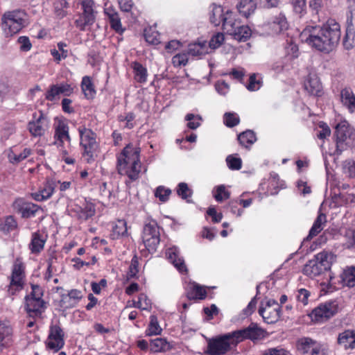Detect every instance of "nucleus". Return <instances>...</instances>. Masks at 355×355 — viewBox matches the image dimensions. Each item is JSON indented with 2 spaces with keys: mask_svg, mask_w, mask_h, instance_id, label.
I'll return each mask as SVG.
<instances>
[{
  "mask_svg": "<svg viewBox=\"0 0 355 355\" xmlns=\"http://www.w3.org/2000/svg\"><path fill=\"white\" fill-rule=\"evenodd\" d=\"M309 32L306 42L319 51L329 53L338 44L340 36V26L334 19H330L322 26L306 28Z\"/></svg>",
  "mask_w": 355,
  "mask_h": 355,
  "instance_id": "f257e3e1",
  "label": "nucleus"
},
{
  "mask_svg": "<svg viewBox=\"0 0 355 355\" xmlns=\"http://www.w3.org/2000/svg\"><path fill=\"white\" fill-rule=\"evenodd\" d=\"M265 331L258 327L257 324L252 322L248 327L223 334V354L235 347L244 340L253 342L264 338Z\"/></svg>",
  "mask_w": 355,
  "mask_h": 355,
  "instance_id": "f03ea898",
  "label": "nucleus"
},
{
  "mask_svg": "<svg viewBox=\"0 0 355 355\" xmlns=\"http://www.w3.org/2000/svg\"><path fill=\"white\" fill-rule=\"evenodd\" d=\"M332 259L331 254L325 251L320 252L304 265L303 273L310 277L318 276L331 268Z\"/></svg>",
  "mask_w": 355,
  "mask_h": 355,
  "instance_id": "7ed1b4c3",
  "label": "nucleus"
},
{
  "mask_svg": "<svg viewBox=\"0 0 355 355\" xmlns=\"http://www.w3.org/2000/svg\"><path fill=\"white\" fill-rule=\"evenodd\" d=\"M1 20L6 34L11 36L26 26L27 15L24 10H15L5 12Z\"/></svg>",
  "mask_w": 355,
  "mask_h": 355,
  "instance_id": "20e7f679",
  "label": "nucleus"
},
{
  "mask_svg": "<svg viewBox=\"0 0 355 355\" xmlns=\"http://www.w3.org/2000/svg\"><path fill=\"white\" fill-rule=\"evenodd\" d=\"M80 146L83 148V156L88 164L94 162L97 157L98 144L96 134L90 129L79 128Z\"/></svg>",
  "mask_w": 355,
  "mask_h": 355,
  "instance_id": "39448f33",
  "label": "nucleus"
},
{
  "mask_svg": "<svg viewBox=\"0 0 355 355\" xmlns=\"http://www.w3.org/2000/svg\"><path fill=\"white\" fill-rule=\"evenodd\" d=\"M142 241L149 252L156 251L160 242V234L159 227L155 221H151L144 225Z\"/></svg>",
  "mask_w": 355,
  "mask_h": 355,
  "instance_id": "423d86ee",
  "label": "nucleus"
},
{
  "mask_svg": "<svg viewBox=\"0 0 355 355\" xmlns=\"http://www.w3.org/2000/svg\"><path fill=\"white\" fill-rule=\"evenodd\" d=\"M353 133V130L347 121L338 123L335 128L334 137L336 142V152L340 154L347 145V139H349Z\"/></svg>",
  "mask_w": 355,
  "mask_h": 355,
  "instance_id": "0eeeda50",
  "label": "nucleus"
},
{
  "mask_svg": "<svg viewBox=\"0 0 355 355\" xmlns=\"http://www.w3.org/2000/svg\"><path fill=\"white\" fill-rule=\"evenodd\" d=\"M338 311V303L336 300H331L322 304L311 313V318L316 321L328 320L334 316Z\"/></svg>",
  "mask_w": 355,
  "mask_h": 355,
  "instance_id": "6e6552de",
  "label": "nucleus"
},
{
  "mask_svg": "<svg viewBox=\"0 0 355 355\" xmlns=\"http://www.w3.org/2000/svg\"><path fill=\"white\" fill-rule=\"evenodd\" d=\"M140 148H133L131 144L127 145L117 157V171H122L123 168L136 161V158H139Z\"/></svg>",
  "mask_w": 355,
  "mask_h": 355,
  "instance_id": "1a4fd4ad",
  "label": "nucleus"
},
{
  "mask_svg": "<svg viewBox=\"0 0 355 355\" xmlns=\"http://www.w3.org/2000/svg\"><path fill=\"white\" fill-rule=\"evenodd\" d=\"M64 332L58 325H51L46 345L48 349L58 352L64 345Z\"/></svg>",
  "mask_w": 355,
  "mask_h": 355,
  "instance_id": "9d476101",
  "label": "nucleus"
},
{
  "mask_svg": "<svg viewBox=\"0 0 355 355\" xmlns=\"http://www.w3.org/2000/svg\"><path fill=\"white\" fill-rule=\"evenodd\" d=\"M81 6L83 12L80 18L76 21V23L81 31H85L87 26L92 25L95 21L93 9L94 1L92 0H82Z\"/></svg>",
  "mask_w": 355,
  "mask_h": 355,
  "instance_id": "9b49d317",
  "label": "nucleus"
},
{
  "mask_svg": "<svg viewBox=\"0 0 355 355\" xmlns=\"http://www.w3.org/2000/svg\"><path fill=\"white\" fill-rule=\"evenodd\" d=\"M259 313L262 316L263 320L268 324L277 322L281 317V306H276L273 309L263 307V302L259 309Z\"/></svg>",
  "mask_w": 355,
  "mask_h": 355,
  "instance_id": "f8f14e48",
  "label": "nucleus"
},
{
  "mask_svg": "<svg viewBox=\"0 0 355 355\" xmlns=\"http://www.w3.org/2000/svg\"><path fill=\"white\" fill-rule=\"evenodd\" d=\"M345 49L349 50L355 46V29L353 24V16L347 15L345 35L343 41Z\"/></svg>",
  "mask_w": 355,
  "mask_h": 355,
  "instance_id": "ddd939ff",
  "label": "nucleus"
},
{
  "mask_svg": "<svg viewBox=\"0 0 355 355\" xmlns=\"http://www.w3.org/2000/svg\"><path fill=\"white\" fill-rule=\"evenodd\" d=\"M305 89L313 96H320L322 93V86L317 74L310 73L304 83Z\"/></svg>",
  "mask_w": 355,
  "mask_h": 355,
  "instance_id": "4468645a",
  "label": "nucleus"
},
{
  "mask_svg": "<svg viewBox=\"0 0 355 355\" xmlns=\"http://www.w3.org/2000/svg\"><path fill=\"white\" fill-rule=\"evenodd\" d=\"M47 119L42 112L35 121L28 122V129L33 137H41L45 134L44 125L47 123Z\"/></svg>",
  "mask_w": 355,
  "mask_h": 355,
  "instance_id": "2eb2a0df",
  "label": "nucleus"
},
{
  "mask_svg": "<svg viewBox=\"0 0 355 355\" xmlns=\"http://www.w3.org/2000/svg\"><path fill=\"white\" fill-rule=\"evenodd\" d=\"M168 259L171 261L173 266L181 272H187V268L185 265L184 261L179 256V251L177 247H172L168 249L166 252Z\"/></svg>",
  "mask_w": 355,
  "mask_h": 355,
  "instance_id": "dca6fc26",
  "label": "nucleus"
},
{
  "mask_svg": "<svg viewBox=\"0 0 355 355\" xmlns=\"http://www.w3.org/2000/svg\"><path fill=\"white\" fill-rule=\"evenodd\" d=\"M206 287L196 282H192L187 291V297L189 300H202L207 297Z\"/></svg>",
  "mask_w": 355,
  "mask_h": 355,
  "instance_id": "f3484780",
  "label": "nucleus"
},
{
  "mask_svg": "<svg viewBox=\"0 0 355 355\" xmlns=\"http://www.w3.org/2000/svg\"><path fill=\"white\" fill-rule=\"evenodd\" d=\"M26 310L31 316H37L42 313L41 309L44 306L42 299L31 297L30 295L25 297Z\"/></svg>",
  "mask_w": 355,
  "mask_h": 355,
  "instance_id": "a211bd4d",
  "label": "nucleus"
},
{
  "mask_svg": "<svg viewBox=\"0 0 355 355\" xmlns=\"http://www.w3.org/2000/svg\"><path fill=\"white\" fill-rule=\"evenodd\" d=\"M72 90V87L68 84L53 85L46 92L45 98L48 101H53L55 97L60 94L69 96Z\"/></svg>",
  "mask_w": 355,
  "mask_h": 355,
  "instance_id": "6ab92c4d",
  "label": "nucleus"
},
{
  "mask_svg": "<svg viewBox=\"0 0 355 355\" xmlns=\"http://www.w3.org/2000/svg\"><path fill=\"white\" fill-rule=\"evenodd\" d=\"M24 266L21 263H15L12 272L10 286H16L15 291H20L23 288Z\"/></svg>",
  "mask_w": 355,
  "mask_h": 355,
  "instance_id": "aec40b11",
  "label": "nucleus"
},
{
  "mask_svg": "<svg viewBox=\"0 0 355 355\" xmlns=\"http://www.w3.org/2000/svg\"><path fill=\"white\" fill-rule=\"evenodd\" d=\"M207 347L204 352L206 355H220L222 354V335L215 338H208Z\"/></svg>",
  "mask_w": 355,
  "mask_h": 355,
  "instance_id": "412c9836",
  "label": "nucleus"
},
{
  "mask_svg": "<svg viewBox=\"0 0 355 355\" xmlns=\"http://www.w3.org/2000/svg\"><path fill=\"white\" fill-rule=\"evenodd\" d=\"M338 343L343 345L345 349L355 348V331L345 330L339 334Z\"/></svg>",
  "mask_w": 355,
  "mask_h": 355,
  "instance_id": "4be33fe9",
  "label": "nucleus"
},
{
  "mask_svg": "<svg viewBox=\"0 0 355 355\" xmlns=\"http://www.w3.org/2000/svg\"><path fill=\"white\" fill-rule=\"evenodd\" d=\"M141 164L140 162V158H136V161H133V164L123 168L122 171H118L121 175H126L132 180L135 181L139 177L141 172Z\"/></svg>",
  "mask_w": 355,
  "mask_h": 355,
  "instance_id": "5701e85b",
  "label": "nucleus"
},
{
  "mask_svg": "<svg viewBox=\"0 0 355 355\" xmlns=\"http://www.w3.org/2000/svg\"><path fill=\"white\" fill-rule=\"evenodd\" d=\"M12 336V328L8 324L0 321V352L10 345Z\"/></svg>",
  "mask_w": 355,
  "mask_h": 355,
  "instance_id": "b1692460",
  "label": "nucleus"
},
{
  "mask_svg": "<svg viewBox=\"0 0 355 355\" xmlns=\"http://www.w3.org/2000/svg\"><path fill=\"white\" fill-rule=\"evenodd\" d=\"M319 343L315 340L309 338L304 337L299 339L297 342V350L302 354H311L312 349L317 347Z\"/></svg>",
  "mask_w": 355,
  "mask_h": 355,
  "instance_id": "393cba45",
  "label": "nucleus"
},
{
  "mask_svg": "<svg viewBox=\"0 0 355 355\" xmlns=\"http://www.w3.org/2000/svg\"><path fill=\"white\" fill-rule=\"evenodd\" d=\"M232 12L227 11L226 16L223 17V35L225 34L232 35L235 29L240 24V21L232 17ZM225 37L223 36V41Z\"/></svg>",
  "mask_w": 355,
  "mask_h": 355,
  "instance_id": "a878e982",
  "label": "nucleus"
},
{
  "mask_svg": "<svg viewBox=\"0 0 355 355\" xmlns=\"http://www.w3.org/2000/svg\"><path fill=\"white\" fill-rule=\"evenodd\" d=\"M237 8L240 14L248 17L255 11L257 3L255 0H241L239 4L237 5Z\"/></svg>",
  "mask_w": 355,
  "mask_h": 355,
  "instance_id": "bb28decb",
  "label": "nucleus"
},
{
  "mask_svg": "<svg viewBox=\"0 0 355 355\" xmlns=\"http://www.w3.org/2000/svg\"><path fill=\"white\" fill-rule=\"evenodd\" d=\"M326 223V215L323 213H320L315 220L306 239H312L313 236L318 235L323 230V225H324Z\"/></svg>",
  "mask_w": 355,
  "mask_h": 355,
  "instance_id": "cd10ccee",
  "label": "nucleus"
},
{
  "mask_svg": "<svg viewBox=\"0 0 355 355\" xmlns=\"http://www.w3.org/2000/svg\"><path fill=\"white\" fill-rule=\"evenodd\" d=\"M172 345L165 338H157L150 341L152 352H164L171 349Z\"/></svg>",
  "mask_w": 355,
  "mask_h": 355,
  "instance_id": "c85d7f7f",
  "label": "nucleus"
},
{
  "mask_svg": "<svg viewBox=\"0 0 355 355\" xmlns=\"http://www.w3.org/2000/svg\"><path fill=\"white\" fill-rule=\"evenodd\" d=\"M105 13L107 15L110 26L112 29H114L116 33H121L123 31L121 23V19L119 17V14L116 12L114 10L106 8L105 10Z\"/></svg>",
  "mask_w": 355,
  "mask_h": 355,
  "instance_id": "c756f323",
  "label": "nucleus"
},
{
  "mask_svg": "<svg viewBox=\"0 0 355 355\" xmlns=\"http://www.w3.org/2000/svg\"><path fill=\"white\" fill-rule=\"evenodd\" d=\"M235 31H234L232 34L231 37L238 42L247 41L252 34L251 30L248 26H241L239 24Z\"/></svg>",
  "mask_w": 355,
  "mask_h": 355,
  "instance_id": "7c9ffc66",
  "label": "nucleus"
},
{
  "mask_svg": "<svg viewBox=\"0 0 355 355\" xmlns=\"http://www.w3.org/2000/svg\"><path fill=\"white\" fill-rule=\"evenodd\" d=\"M272 29L277 33H280L288 28V23L284 15L280 13L275 17L272 24Z\"/></svg>",
  "mask_w": 355,
  "mask_h": 355,
  "instance_id": "2f4dec72",
  "label": "nucleus"
},
{
  "mask_svg": "<svg viewBox=\"0 0 355 355\" xmlns=\"http://www.w3.org/2000/svg\"><path fill=\"white\" fill-rule=\"evenodd\" d=\"M18 206V212L21 214L22 218H26L35 216V213L40 209L39 205L31 202H24Z\"/></svg>",
  "mask_w": 355,
  "mask_h": 355,
  "instance_id": "473e14b6",
  "label": "nucleus"
},
{
  "mask_svg": "<svg viewBox=\"0 0 355 355\" xmlns=\"http://www.w3.org/2000/svg\"><path fill=\"white\" fill-rule=\"evenodd\" d=\"M238 141L239 144L245 148H249L256 141L257 137L252 130H247L238 135Z\"/></svg>",
  "mask_w": 355,
  "mask_h": 355,
  "instance_id": "72a5a7b5",
  "label": "nucleus"
},
{
  "mask_svg": "<svg viewBox=\"0 0 355 355\" xmlns=\"http://www.w3.org/2000/svg\"><path fill=\"white\" fill-rule=\"evenodd\" d=\"M53 10L55 16L59 19L64 18L67 15V9L69 3L66 0H52Z\"/></svg>",
  "mask_w": 355,
  "mask_h": 355,
  "instance_id": "f704fd0d",
  "label": "nucleus"
},
{
  "mask_svg": "<svg viewBox=\"0 0 355 355\" xmlns=\"http://www.w3.org/2000/svg\"><path fill=\"white\" fill-rule=\"evenodd\" d=\"M343 285L352 288L355 286V266L347 267L342 275Z\"/></svg>",
  "mask_w": 355,
  "mask_h": 355,
  "instance_id": "c9c22d12",
  "label": "nucleus"
},
{
  "mask_svg": "<svg viewBox=\"0 0 355 355\" xmlns=\"http://www.w3.org/2000/svg\"><path fill=\"white\" fill-rule=\"evenodd\" d=\"M46 240L44 239L42 235L37 232H35L32 235L31 242L29 248L33 253H39L43 248Z\"/></svg>",
  "mask_w": 355,
  "mask_h": 355,
  "instance_id": "e433bc0d",
  "label": "nucleus"
},
{
  "mask_svg": "<svg viewBox=\"0 0 355 355\" xmlns=\"http://www.w3.org/2000/svg\"><path fill=\"white\" fill-rule=\"evenodd\" d=\"M341 100L343 103L354 111L355 110V96L350 89L345 88L341 91Z\"/></svg>",
  "mask_w": 355,
  "mask_h": 355,
  "instance_id": "4c0bfd02",
  "label": "nucleus"
},
{
  "mask_svg": "<svg viewBox=\"0 0 355 355\" xmlns=\"http://www.w3.org/2000/svg\"><path fill=\"white\" fill-rule=\"evenodd\" d=\"M210 8L211 10L209 15V21L215 26H218L222 22V7L220 5L213 3Z\"/></svg>",
  "mask_w": 355,
  "mask_h": 355,
  "instance_id": "58836bf2",
  "label": "nucleus"
},
{
  "mask_svg": "<svg viewBox=\"0 0 355 355\" xmlns=\"http://www.w3.org/2000/svg\"><path fill=\"white\" fill-rule=\"evenodd\" d=\"M55 137L60 141L61 145L63 144L64 139L70 141L68 125L63 122H59L58 125L55 128Z\"/></svg>",
  "mask_w": 355,
  "mask_h": 355,
  "instance_id": "ea45409f",
  "label": "nucleus"
},
{
  "mask_svg": "<svg viewBox=\"0 0 355 355\" xmlns=\"http://www.w3.org/2000/svg\"><path fill=\"white\" fill-rule=\"evenodd\" d=\"M133 70L135 73V79L140 83H145L147 80V70L139 62L133 63Z\"/></svg>",
  "mask_w": 355,
  "mask_h": 355,
  "instance_id": "a19ab883",
  "label": "nucleus"
},
{
  "mask_svg": "<svg viewBox=\"0 0 355 355\" xmlns=\"http://www.w3.org/2000/svg\"><path fill=\"white\" fill-rule=\"evenodd\" d=\"M82 90L87 98H94L96 92L94 89V85L89 76H84L81 83Z\"/></svg>",
  "mask_w": 355,
  "mask_h": 355,
  "instance_id": "79ce46f5",
  "label": "nucleus"
},
{
  "mask_svg": "<svg viewBox=\"0 0 355 355\" xmlns=\"http://www.w3.org/2000/svg\"><path fill=\"white\" fill-rule=\"evenodd\" d=\"M207 53L206 42L194 43L189 45L188 54L192 56L202 55Z\"/></svg>",
  "mask_w": 355,
  "mask_h": 355,
  "instance_id": "37998d69",
  "label": "nucleus"
},
{
  "mask_svg": "<svg viewBox=\"0 0 355 355\" xmlns=\"http://www.w3.org/2000/svg\"><path fill=\"white\" fill-rule=\"evenodd\" d=\"M150 323L148 325V328L146 331V335L147 336H156V335H160L162 333V328L160 327L157 318L153 315L150 318Z\"/></svg>",
  "mask_w": 355,
  "mask_h": 355,
  "instance_id": "c03bdc74",
  "label": "nucleus"
},
{
  "mask_svg": "<svg viewBox=\"0 0 355 355\" xmlns=\"http://www.w3.org/2000/svg\"><path fill=\"white\" fill-rule=\"evenodd\" d=\"M293 11L302 17L306 12V0H291Z\"/></svg>",
  "mask_w": 355,
  "mask_h": 355,
  "instance_id": "a18cd8bd",
  "label": "nucleus"
},
{
  "mask_svg": "<svg viewBox=\"0 0 355 355\" xmlns=\"http://www.w3.org/2000/svg\"><path fill=\"white\" fill-rule=\"evenodd\" d=\"M223 116L225 119L223 123L229 128L235 127L240 123L239 116L234 112H225Z\"/></svg>",
  "mask_w": 355,
  "mask_h": 355,
  "instance_id": "49530a36",
  "label": "nucleus"
},
{
  "mask_svg": "<svg viewBox=\"0 0 355 355\" xmlns=\"http://www.w3.org/2000/svg\"><path fill=\"white\" fill-rule=\"evenodd\" d=\"M185 120L189 121L187 127L189 129L196 130L200 125L199 121H202V119L200 115H194L193 114L189 113L186 115Z\"/></svg>",
  "mask_w": 355,
  "mask_h": 355,
  "instance_id": "de8ad7c7",
  "label": "nucleus"
},
{
  "mask_svg": "<svg viewBox=\"0 0 355 355\" xmlns=\"http://www.w3.org/2000/svg\"><path fill=\"white\" fill-rule=\"evenodd\" d=\"M31 150L29 148H24V150L18 155L11 153L9 154L8 157L12 164H18L22 160L25 159L31 155Z\"/></svg>",
  "mask_w": 355,
  "mask_h": 355,
  "instance_id": "09e8293b",
  "label": "nucleus"
},
{
  "mask_svg": "<svg viewBox=\"0 0 355 355\" xmlns=\"http://www.w3.org/2000/svg\"><path fill=\"white\" fill-rule=\"evenodd\" d=\"M343 170L347 177H355V162L352 159L345 161L343 164Z\"/></svg>",
  "mask_w": 355,
  "mask_h": 355,
  "instance_id": "8fccbe9b",
  "label": "nucleus"
},
{
  "mask_svg": "<svg viewBox=\"0 0 355 355\" xmlns=\"http://www.w3.org/2000/svg\"><path fill=\"white\" fill-rule=\"evenodd\" d=\"M171 193V190L170 189H166L164 186H159L155 190V196L160 201L166 202Z\"/></svg>",
  "mask_w": 355,
  "mask_h": 355,
  "instance_id": "3c124183",
  "label": "nucleus"
},
{
  "mask_svg": "<svg viewBox=\"0 0 355 355\" xmlns=\"http://www.w3.org/2000/svg\"><path fill=\"white\" fill-rule=\"evenodd\" d=\"M177 193L182 199L186 200L191 197L192 192L185 182H180L178 185Z\"/></svg>",
  "mask_w": 355,
  "mask_h": 355,
  "instance_id": "603ef678",
  "label": "nucleus"
},
{
  "mask_svg": "<svg viewBox=\"0 0 355 355\" xmlns=\"http://www.w3.org/2000/svg\"><path fill=\"white\" fill-rule=\"evenodd\" d=\"M227 165L232 170H239L242 166L241 159L233 155H229L226 158Z\"/></svg>",
  "mask_w": 355,
  "mask_h": 355,
  "instance_id": "864d4df0",
  "label": "nucleus"
},
{
  "mask_svg": "<svg viewBox=\"0 0 355 355\" xmlns=\"http://www.w3.org/2000/svg\"><path fill=\"white\" fill-rule=\"evenodd\" d=\"M78 304L70 298L67 294H62L59 305L63 309H69L75 307Z\"/></svg>",
  "mask_w": 355,
  "mask_h": 355,
  "instance_id": "5fc2aeb1",
  "label": "nucleus"
},
{
  "mask_svg": "<svg viewBox=\"0 0 355 355\" xmlns=\"http://www.w3.org/2000/svg\"><path fill=\"white\" fill-rule=\"evenodd\" d=\"M144 35L146 41L149 44H157L159 42L158 33L152 31L151 28L145 29Z\"/></svg>",
  "mask_w": 355,
  "mask_h": 355,
  "instance_id": "6e6d98bb",
  "label": "nucleus"
},
{
  "mask_svg": "<svg viewBox=\"0 0 355 355\" xmlns=\"http://www.w3.org/2000/svg\"><path fill=\"white\" fill-rule=\"evenodd\" d=\"M139 272V261L137 254H135L131 260L130 265L129 266V271L128 272V277L129 278H135L137 274Z\"/></svg>",
  "mask_w": 355,
  "mask_h": 355,
  "instance_id": "4d7b16f0",
  "label": "nucleus"
},
{
  "mask_svg": "<svg viewBox=\"0 0 355 355\" xmlns=\"http://www.w3.org/2000/svg\"><path fill=\"white\" fill-rule=\"evenodd\" d=\"M126 222L123 220H118L117 223L113 227V234L116 236H124L127 233Z\"/></svg>",
  "mask_w": 355,
  "mask_h": 355,
  "instance_id": "13d9d810",
  "label": "nucleus"
},
{
  "mask_svg": "<svg viewBox=\"0 0 355 355\" xmlns=\"http://www.w3.org/2000/svg\"><path fill=\"white\" fill-rule=\"evenodd\" d=\"M95 214V209L92 205H87L79 212L80 219L87 220Z\"/></svg>",
  "mask_w": 355,
  "mask_h": 355,
  "instance_id": "bf43d9fd",
  "label": "nucleus"
},
{
  "mask_svg": "<svg viewBox=\"0 0 355 355\" xmlns=\"http://www.w3.org/2000/svg\"><path fill=\"white\" fill-rule=\"evenodd\" d=\"M174 66H185L188 62L187 55L184 53L177 54L172 59Z\"/></svg>",
  "mask_w": 355,
  "mask_h": 355,
  "instance_id": "052dcab7",
  "label": "nucleus"
},
{
  "mask_svg": "<svg viewBox=\"0 0 355 355\" xmlns=\"http://www.w3.org/2000/svg\"><path fill=\"white\" fill-rule=\"evenodd\" d=\"M222 44V33H217L215 35H214L209 42V46L212 49H215L216 48H218Z\"/></svg>",
  "mask_w": 355,
  "mask_h": 355,
  "instance_id": "680f3d73",
  "label": "nucleus"
},
{
  "mask_svg": "<svg viewBox=\"0 0 355 355\" xmlns=\"http://www.w3.org/2000/svg\"><path fill=\"white\" fill-rule=\"evenodd\" d=\"M18 43L20 44V49L23 51H28L31 49V43L26 36H21L18 38Z\"/></svg>",
  "mask_w": 355,
  "mask_h": 355,
  "instance_id": "e2e57ef3",
  "label": "nucleus"
},
{
  "mask_svg": "<svg viewBox=\"0 0 355 355\" xmlns=\"http://www.w3.org/2000/svg\"><path fill=\"white\" fill-rule=\"evenodd\" d=\"M260 82L257 80L255 73L250 75L249 78V83L247 85V89L250 91H256L259 89Z\"/></svg>",
  "mask_w": 355,
  "mask_h": 355,
  "instance_id": "0e129e2a",
  "label": "nucleus"
},
{
  "mask_svg": "<svg viewBox=\"0 0 355 355\" xmlns=\"http://www.w3.org/2000/svg\"><path fill=\"white\" fill-rule=\"evenodd\" d=\"M319 127L322 129L320 131L318 132L317 135L319 139H323L330 135L331 130L325 123H320Z\"/></svg>",
  "mask_w": 355,
  "mask_h": 355,
  "instance_id": "69168bd1",
  "label": "nucleus"
},
{
  "mask_svg": "<svg viewBox=\"0 0 355 355\" xmlns=\"http://www.w3.org/2000/svg\"><path fill=\"white\" fill-rule=\"evenodd\" d=\"M205 314L207 315V320H210L213 318L214 315L218 313V309L215 304H211L210 307H205L203 309Z\"/></svg>",
  "mask_w": 355,
  "mask_h": 355,
  "instance_id": "338daca9",
  "label": "nucleus"
},
{
  "mask_svg": "<svg viewBox=\"0 0 355 355\" xmlns=\"http://www.w3.org/2000/svg\"><path fill=\"white\" fill-rule=\"evenodd\" d=\"M42 193H44V197L46 199L49 198L53 191H54V184L53 182L51 181H48L44 187V189L41 190Z\"/></svg>",
  "mask_w": 355,
  "mask_h": 355,
  "instance_id": "774afa93",
  "label": "nucleus"
}]
</instances>
